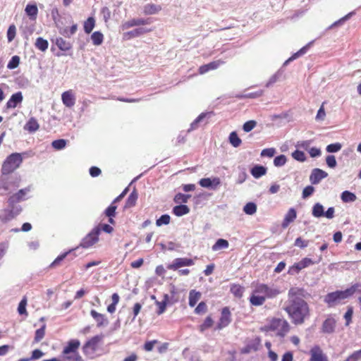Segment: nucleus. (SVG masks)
Returning <instances> with one entry per match:
<instances>
[{"label": "nucleus", "mask_w": 361, "mask_h": 361, "mask_svg": "<svg viewBox=\"0 0 361 361\" xmlns=\"http://www.w3.org/2000/svg\"><path fill=\"white\" fill-rule=\"evenodd\" d=\"M305 290L298 287H292L288 290V300L284 308L291 322L301 325L310 316L307 302L304 300Z\"/></svg>", "instance_id": "1"}, {"label": "nucleus", "mask_w": 361, "mask_h": 361, "mask_svg": "<svg viewBox=\"0 0 361 361\" xmlns=\"http://www.w3.org/2000/svg\"><path fill=\"white\" fill-rule=\"evenodd\" d=\"M280 293V290L274 286L257 283L253 286L250 302L254 306H260L264 303L267 299L274 298Z\"/></svg>", "instance_id": "2"}, {"label": "nucleus", "mask_w": 361, "mask_h": 361, "mask_svg": "<svg viewBox=\"0 0 361 361\" xmlns=\"http://www.w3.org/2000/svg\"><path fill=\"white\" fill-rule=\"evenodd\" d=\"M360 284L355 283L345 290L336 291L329 293L326 295L324 301L328 303L329 306L335 305L336 304L339 303L341 300L349 298L355 292L360 291Z\"/></svg>", "instance_id": "3"}, {"label": "nucleus", "mask_w": 361, "mask_h": 361, "mask_svg": "<svg viewBox=\"0 0 361 361\" xmlns=\"http://www.w3.org/2000/svg\"><path fill=\"white\" fill-rule=\"evenodd\" d=\"M80 342L77 339H73L67 343L61 353L62 361H82L78 349Z\"/></svg>", "instance_id": "4"}, {"label": "nucleus", "mask_w": 361, "mask_h": 361, "mask_svg": "<svg viewBox=\"0 0 361 361\" xmlns=\"http://www.w3.org/2000/svg\"><path fill=\"white\" fill-rule=\"evenodd\" d=\"M23 161V158L19 153H13L8 156L2 164L1 173L7 175L17 169Z\"/></svg>", "instance_id": "5"}, {"label": "nucleus", "mask_w": 361, "mask_h": 361, "mask_svg": "<svg viewBox=\"0 0 361 361\" xmlns=\"http://www.w3.org/2000/svg\"><path fill=\"white\" fill-rule=\"evenodd\" d=\"M271 329L277 331V334L281 336H284L290 329L288 322L282 319H274L271 321L270 324Z\"/></svg>", "instance_id": "6"}, {"label": "nucleus", "mask_w": 361, "mask_h": 361, "mask_svg": "<svg viewBox=\"0 0 361 361\" xmlns=\"http://www.w3.org/2000/svg\"><path fill=\"white\" fill-rule=\"evenodd\" d=\"M314 264V262L308 257H305L301 259L299 262L295 263L293 265L289 267L288 274L290 275H295L298 274L302 269L308 267L310 265Z\"/></svg>", "instance_id": "7"}, {"label": "nucleus", "mask_w": 361, "mask_h": 361, "mask_svg": "<svg viewBox=\"0 0 361 361\" xmlns=\"http://www.w3.org/2000/svg\"><path fill=\"white\" fill-rule=\"evenodd\" d=\"M99 228H95L82 240L80 245L84 248H88L97 243L99 240Z\"/></svg>", "instance_id": "8"}, {"label": "nucleus", "mask_w": 361, "mask_h": 361, "mask_svg": "<svg viewBox=\"0 0 361 361\" xmlns=\"http://www.w3.org/2000/svg\"><path fill=\"white\" fill-rule=\"evenodd\" d=\"M195 262L189 258H176L173 262L167 266L171 270H177L182 267H190L194 265Z\"/></svg>", "instance_id": "9"}, {"label": "nucleus", "mask_w": 361, "mask_h": 361, "mask_svg": "<svg viewBox=\"0 0 361 361\" xmlns=\"http://www.w3.org/2000/svg\"><path fill=\"white\" fill-rule=\"evenodd\" d=\"M310 361H329L326 355L318 345H315L310 349Z\"/></svg>", "instance_id": "10"}, {"label": "nucleus", "mask_w": 361, "mask_h": 361, "mask_svg": "<svg viewBox=\"0 0 361 361\" xmlns=\"http://www.w3.org/2000/svg\"><path fill=\"white\" fill-rule=\"evenodd\" d=\"M101 341V337L97 336L92 338L83 346V351L85 354H93L98 348V344Z\"/></svg>", "instance_id": "11"}, {"label": "nucleus", "mask_w": 361, "mask_h": 361, "mask_svg": "<svg viewBox=\"0 0 361 361\" xmlns=\"http://www.w3.org/2000/svg\"><path fill=\"white\" fill-rule=\"evenodd\" d=\"M199 184L203 188L215 190L221 184V180L218 177L204 178L200 180Z\"/></svg>", "instance_id": "12"}, {"label": "nucleus", "mask_w": 361, "mask_h": 361, "mask_svg": "<svg viewBox=\"0 0 361 361\" xmlns=\"http://www.w3.org/2000/svg\"><path fill=\"white\" fill-rule=\"evenodd\" d=\"M63 104L68 108L73 107L75 104V95L72 90L65 91L61 94Z\"/></svg>", "instance_id": "13"}, {"label": "nucleus", "mask_w": 361, "mask_h": 361, "mask_svg": "<svg viewBox=\"0 0 361 361\" xmlns=\"http://www.w3.org/2000/svg\"><path fill=\"white\" fill-rule=\"evenodd\" d=\"M327 176L328 173L326 171L320 169H314L310 174V180L312 184L316 185Z\"/></svg>", "instance_id": "14"}, {"label": "nucleus", "mask_w": 361, "mask_h": 361, "mask_svg": "<svg viewBox=\"0 0 361 361\" xmlns=\"http://www.w3.org/2000/svg\"><path fill=\"white\" fill-rule=\"evenodd\" d=\"M18 208H13L12 209H5L0 214V221L6 223L13 219L20 213Z\"/></svg>", "instance_id": "15"}, {"label": "nucleus", "mask_w": 361, "mask_h": 361, "mask_svg": "<svg viewBox=\"0 0 361 361\" xmlns=\"http://www.w3.org/2000/svg\"><path fill=\"white\" fill-rule=\"evenodd\" d=\"M231 322V312L228 307H226L223 308L221 311V316L218 324V328L219 329L227 326Z\"/></svg>", "instance_id": "16"}, {"label": "nucleus", "mask_w": 361, "mask_h": 361, "mask_svg": "<svg viewBox=\"0 0 361 361\" xmlns=\"http://www.w3.org/2000/svg\"><path fill=\"white\" fill-rule=\"evenodd\" d=\"M162 10L160 4L149 3L145 4L142 8V13L146 16L158 14Z\"/></svg>", "instance_id": "17"}, {"label": "nucleus", "mask_w": 361, "mask_h": 361, "mask_svg": "<svg viewBox=\"0 0 361 361\" xmlns=\"http://www.w3.org/2000/svg\"><path fill=\"white\" fill-rule=\"evenodd\" d=\"M297 217V212L294 208H290L286 214L283 221L281 224L283 228H286L288 225L293 222Z\"/></svg>", "instance_id": "18"}, {"label": "nucleus", "mask_w": 361, "mask_h": 361, "mask_svg": "<svg viewBox=\"0 0 361 361\" xmlns=\"http://www.w3.org/2000/svg\"><path fill=\"white\" fill-rule=\"evenodd\" d=\"M147 23V21L143 18H133L123 23L121 28L123 30H126L134 26L146 25Z\"/></svg>", "instance_id": "19"}, {"label": "nucleus", "mask_w": 361, "mask_h": 361, "mask_svg": "<svg viewBox=\"0 0 361 361\" xmlns=\"http://www.w3.org/2000/svg\"><path fill=\"white\" fill-rule=\"evenodd\" d=\"M23 94L21 92H18L11 97L6 103V106L8 109H14L18 104H20L23 101Z\"/></svg>", "instance_id": "20"}, {"label": "nucleus", "mask_w": 361, "mask_h": 361, "mask_svg": "<svg viewBox=\"0 0 361 361\" xmlns=\"http://www.w3.org/2000/svg\"><path fill=\"white\" fill-rule=\"evenodd\" d=\"M149 32H150L149 29H146L144 27H139V28H136L133 30H131L130 32L124 33L123 37L125 39H128L130 38L137 37H139L145 33Z\"/></svg>", "instance_id": "21"}, {"label": "nucleus", "mask_w": 361, "mask_h": 361, "mask_svg": "<svg viewBox=\"0 0 361 361\" xmlns=\"http://www.w3.org/2000/svg\"><path fill=\"white\" fill-rule=\"evenodd\" d=\"M90 314L97 322V326H104L108 324V320L105 315L100 314L94 310H91Z\"/></svg>", "instance_id": "22"}, {"label": "nucleus", "mask_w": 361, "mask_h": 361, "mask_svg": "<svg viewBox=\"0 0 361 361\" xmlns=\"http://www.w3.org/2000/svg\"><path fill=\"white\" fill-rule=\"evenodd\" d=\"M25 12L31 20H36L38 14V8L36 4H27L25 6Z\"/></svg>", "instance_id": "23"}, {"label": "nucleus", "mask_w": 361, "mask_h": 361, "mask_svg": "<svg viewBox=\"0 0 361 361\" xmlns=\"http://www.w3.org/2000/svg\"><path fill=\"white\" fill-rule=\"evenodd\" d=\"M336 326V321L333 318L326 319L322 325V331L324 333L331 334L334 332Z\"/></svg>", "instance_id": "24"}, {"label": "nucleus", "mask_w": 361, "mask_h": 361, "mask_svg": "<svg viewBox=\"0 0 361 361\" xmlns=\"http://www.w3.org/2000/svg\"><path fill=\"white\" fill-rule=\"evenodd\" d=\"M313 41L309 42L307 44L302 47L298 51L295 53L291 57H290L288 60H286L284 63V65H287L290 61L297 59L298 57L305 54L310 46L313 44Z\"/></svg>", "instance_id": "25"}, {"label": "nucleus", "mask_w": 361, "mask_h": 361, "mask_svg": "<svg viewBox=\"0 0 361 361\" xmlns=\"http://www.w3.org/2000/svg\"><path fill=\"white\" fill-rule=\"evenodd\" d=\"M55 44L62 51H68L72 48L71 43L62 37H57L55 40Z\"/></svg>", "instance_id": "26"}, {"label": "nucleus", "mask_w": 361, "mask_h": 361, "mask_svg": "<svg viewBox=\"0 0 361 361\" xmlns=\"http://www.w3.org/2000/svg\"><path fill=\"white\" fill-rule=\"evenodd\" d=\"M39 128V125L35 118H31L24 126V129L30 133L37 131Z\"/></svg>", "instance_id": "27"}, {"label": "nucleus", "mask_w": 361, "mask_h": 361, "mask_svg": "<svg viewBox=\"0 0 361 361\" xmlns=\"http://www.w3.org/2000/svg\"><path fill=\"white\" fill-rule=\"evenodd\" d=\"M251 174L255 178H259L267 173V168L263 166L256 165L251 169Z\"/></svg>", "instance_id": "28"}, {"label": "nucleus", "mask_w": 361, "mask_h": 361, "mask_svg": "<svg viewBox=\"0 0 361 361\" xmlns=\"http://www.w3.org/2000/svg\"><path fill=\"white\" fill-rule=\"evenodd\" d=\"M228 246H229V243H228V240L223 239V238H219L213 245L212 249L213 251L216 252V251H219L220 250L227 249L228 247Z\"/></svg>", "instance_id": "29"}, {"label": "nucleus", "mask_w": 361, "mask_h": 361, "mask_svg": "<svg viewBox=\"0 0 361 361\" xmlns=\"http://www.w3.org/2000/svg\"><path fill=\"white\" fill-rule=\"evenodd\" d=\"M190 209L187 205L180 204L173 207V212L177 216H181L183 215L188 214Z\"/></svg>", "instance_id": "30"}, {"label": "nucleus", "mask_w": 361, "mask_h": 361, "mask_svg": "<svg viewBox=\"0 0 361 361\" xmlns=\"http://www.w3.org/2000/svg\"><path fill=\"white\" fill-rule=\"evenodd\" d=\"M201 298V293L195 290H192L189 293V305L194 307Z\"/></svg>", "instance_id": "31"}, {"label": "nucleus", "mask_w": 361, "mask_h": 361, "mask_svg": "<svg viewBox=\"0 0 361 361\" xmlns=\"http://www.w3.org/2000/svg\"><path fill=\"white\" fill-rule=\"evenodd\" d=\"M91 39L95 46H99L104 41V35L101 32L96 31L91 35Z\"/></svg>", "instance_id": "32"}, {"label": "nucleus", "mask_w": 361, "mask_h": 361, "mask_svg": "<svg viewBox=\"0 0 361 361\" xmlns=\"http://www.w3.org/2000/svg\"><path fill=\"white\" fill-rule=\"evenodd\" d=\"M138 195L135 190H134L130 195L128 196L126 202L125 207L130 208L135 205L136 201L137 200Z\"/></svg>", "instance_id": "33"}, {"label": "nucleus", "mask_w": 361, "mask_h": 361, "mask_svg": "<svg viewBox=\"0 0 361 361\" xmlns=\"http://www.w3.org/2000/svg\"><path fill=\"white\" fill-rule=\"evenodd\" d=\"M95 25V20L93 17H89L84 23V31L87 34H90L94 29Z\"/></svg>", "instance_id": "34"}, {"label": "nucleus", "mask_w": 361, "mask_h": 361, "mask_svg": "<svg viewBox=\"0 0 361 361\" xmlns=\"http://www.w3.org/2000/svg\"><path fill=\"white\" fill-rule=\"evenodd\" d=\"M341 200L343 202H353L356 200V195L348 190H345L341 194Z\"/></svg>", "instance_id": "35"}, {"label": "nucleus", "mask_w": 361, "mask_h": 361, "mask_svg": "<svg viewBox=\"0 0 361 361\" xmlns=\"http://www.w3.org/2000/svg\"><path fill=\"white\" fill-rule=\"evenodd\" d=\"M49 43L47 40L42 37H38L35 42V47L42 51H45L48 49Z\"/></svg>", "instance_id": "36"}, {"label": "nucleus", "mask_w": 361, "mask_h": 361, "mask_svg": "<svg viewBox=\"0 0 361 361\" xmlns=\"http://www.w3.org/2000/svg\"><path fill=\"white\" fill-rule=\"evenodd\" d=\"M324 214L323 206L320 203H316L312 208V215L314 217L319 218L323 216Z\"/></svg>", "instance_id": "37"}, {"label": "nucleus", "mask_w": 361, "mask_h": 361, "mask_svg": "<svg viewBox=\"0 0 361 361\" xmlns=\"http://www.w3.org/2000/svg\"><path fill=\"white\" fill-rule=\"evenodd\" d=\"M228 139L230 143L234 147H239L242 142L241 140L238 137L237 133L234 131L230 133Z\"/></svg>", "instance_id": "38"}, {"label": "nucleus", "mask_w": 361, "mask_h": 361, "mask_svg": "<svg viewBox=\"0 0 361 361\" xmlns=\"http://www.w3.org/2000/svg\"><path fill=\"white\" fill-rule=\"evenodd\" d=\"M231 293L237 298H241L244 293V288L238 284H233L231 287Z\"/></svg>", "instance_id": "39"}, {"label": "nucleus", "mask_w": 361, "mask_h": 361, "mask_svg": "<svg viewBox=\"0 0 361 361\" xmlns=\"http://www.w3.org/2000/svg\"><path fill=\"white\" fill-rule=\"evenodd\" d=\"M243 212L246 214L253 215L257 212V205L253 202H248L244 206Z\"/></svg>", "instance_id": "40"}, {"label": "nucleus", "mask_w": 361, "mask_h": 361, "mask_svg": "<svg viewBox=\"0 0 361 361\" xmlns=\"http://www.w3.org/2000/svg\"><path fill=\"white\" fill-rule=\"evenodd\" d=\"M342 145L339 142L330 144L326 146V150L329 153H335L341 150Z\"/></svg>", "instance_id": "41"}, {"label": "nucleus", "mask_w": 361, "mask_h": 361, "mask_svg": "<svg viewBox=\"0 0 361 361\" xmlns=\"http://www.w3.org/2000/svg\"><path fill=\"white\" fill-rule=\"evenodd\" d=\"M29 191L28 189H23L20 190L18 193L14 195L13 196L11 197L9 199V202H13L14 200L20 201L23 198V195H26L27 192Z\"/></svg>", "instance_id": "42"}, {"label": "nucleus", "mask_w": 361, "mask_h": 361, "mask_svg": "<svg viewBox=\"0 0 361 361\" xmlns=\"http://www.w3.org/2000/svg\"><path fill=\"white\" fill-rule=\"evenodd\" d=\"M207 115V113H202L200 114L199 116L191 123L190 128L188 130L190 131L196 129L198 127V124L206 117Z\"/></svg>", "instance_id": "43"}, {"label": "nucleus", "mask_w": 361, "mask_h": 361, "mask_svg": "<svg viewBox=\"0 0 361 361\" xmlns=\"http://www.w3.org/2000/svg\"><path fill=\"white\" fill-rule=\"evenodd\" d=\"M286 157L283 154L279 155L274 159V164L275 166L280 167L286 163Z\"/></svg>", "instance_id": "44"}, {"label": "nucleus", "mask_w": 361, "mask_h": 361, "mask_svg": "<svg viewBox=\"0 0 361 361\" xmlns=\"http://www.w3.org/2000/svg\"><path fill=\"white\" fill-rule=\"evenodd\" d=\"M171 217L168 214L162 215L159 219H158L156 221V224L157 226H161L162 225H167L170 222Z\"/></svg>", "instance_id": "45"}, {"label": "nucleus", "mask_w": 361, "mask_h": 361, "mask_svg": "<svg viewBox=\"0 0 361 361\" xmlns=\"http://www.w3.org/2000/svg\"><path fill=\"white\" fill-rule=\"evenodd\" d=\"M190 197L189 195L178 193L175 196L174 201L176 203H186Z\"/></svg>", "instance_id": "46"}, {"label": "nucleus", "mask_w": 361, "mask_h": 361, "mask_svg": "<svg viewBox=\"0 0 361 361\" xmlns=\"http://www.w3.org/2000/svg\"><path fill=\"white\" fill-rule=\"evenodd\" d=\"M52 147L58 150L63 149L66 145V141L63 139L56 140L52 142Z\"/></svg>", "instance_id": "47"}, {"label": "nucleus", "mask_w": 361, "mask_h": 361, "mask_svg": "<svg viewBox=\"0 0 361 361\" xmlns=\"http://www.w3.org/2000/svg\"><path fill=\"white\" fill-rule=\"evenodd\" d=\"M361 360V349L353 352L344 361H360Z\"/></svg>", "instance_id": "48"}, {"label": "nucleus", "mask_w": 361, "mask_h": 361, "mask_svg": "<svg viewBox=\"0 0 361 361\" xmlns=\"http://www.w3.org/2000/svg\"><path fill=\"white\" fill-rule=\"evenodd\" d=\"M16 26L14 25H10L8 29V31H7V38H8V41L9 42H12L14 39V38L16 37Z\"/></svg>", "instance_id": "49"}, {"label": "nucleus", "mask_w": 361, "mask_h": 361, "mask_svg": "<svg viewBox=\"0 0 361 361\" xmlns=\"http://www.w3.org/2000/svg\"><path fill=\"white\" fill-rule=\"evenodd\" d=\"M292 157L294 159L299 161H304L306 159V156L305 153L300 150H295L292 153Z\"/></svg>", "instance_id": "50"}, {"label": "nucleus", "mask_w": 361, "mask_h": 361, "mask_svg": "<svg viewBox=\"0 0 361 361\" xmlns=\"http://www.w3.org/2000/svg\"><path fill=\"white\" fill-rule=\"evenodd\" d=\"M20 63V58L18 56H13L7 65L9 69H14L17 68Z\"/></svg>", "instance_id": "51"}, {"label": "nucleus", "mask_w": 361, "mask_h": 361, "mask_svg": "<svg viewBox=\"0 0 361 361\" xmlns=\"http://www.w3.org/2000/svg\"><path fill=\"white\" fill-rule=\"evenodd\" d=\"M45 325H43L40 329H37L35 332V341H40L44 336L45 334Z\"/></svg>", "instance_id": "52"}, {"label": "nucleus", "mask_w": 361, "mask_h": 361, "mask_svg": "<svg viewBox=\"0 0 361 361\" xmlns=\"http://www.w3.org/2000/svg\"><path fill=\"white\" fill-rule=\"evenodd\" d=\"M257 125L255 121H248L243 124V129L245 132L248 133L251 131Z\"/></svg>", "instance_id": "53"}, {"label": "nucleus", "mask_w": 361, "mask_h": 361, "mask_svg": "<svg viewBox=\"0 0 361 361\" xmlns=\"http://www.w3.org/2000/svg\"><path fill=\"white\" fill-rule=\"evenodd\" d=\"M26 305L27 299L24 298L18 305V312L20 314H27Z\"/></svg>", "instance_id": "54"}, {"label": "nucleus", "mask_w": 361, "mask_h": 361, "mask_svg": "<svg viewBox=\"0 0 361 361\" xmlns=\"http://www.w3.org/2000/svg\"><path fill=\"white\" fill-rule=\"evenodd\" d=\"M353 314V308L350 306L348 307L347 312L344 314V318L346 320L345 326H348L351 322L352 317Z\"/></svg>", "instance_id": "55"}, {"label": "nucleus", "mask_w": 361, "mask_h": 361, "mask_svg": "<svg viewBox=\"0 0 361 361\" xmlns=\"http://www.w3.org/2000/svg\"><path fill=\"white\" fill-rule=\"evenodd\" d=\"M117 207L114 202L105 210V214L108 217H114L116 214V210Z\"/></svg>", "instance_id": "56"}, {"label": "nucleus", "mask_w": 361, "mask_h": 361, "mask_svg": "<svg viewBox=\"0 0 361 361\" xmlns=\"http://www.w3.org/2000/svg\"><path fill=\"white\" fill-rule=\"evenodd\" d=\"M213 324V320L210 317H207L203 324L200 326V330L204 331L207 329L211 327Z\"/></svg>", "instance_id": "57"}, {"label": "nucleus", "mask_w": 361, "mask_h": 361, "mask_svg": "<svg viewBox=\"0 0 361 361\" xmlns=\"http://www.w3.org/2000/svg\"><path fill=\"white\" fill-rule=\"evenodd\" d=\"M326 117V112L324 107V104H322L319 109L317 111V116L315 119L317 121H324Z\"/></svg>", "instance_id": "58"}, {"label": "nucleus", "mask_w": 361, "mask_h": 361, "mask_svg": "<svg viewBox=\"0 0 361 361\" xmlns=\"http://www.w3.org/2000/svg\"><path fill=\"white\" fill-rule=\"evenodd\" d=\"M355 14V12L354 11H352V12H350L349 13H348L347 15H345L344 17L341 18V19H339L338 20L336 21L335 23H334L330 28L334 27V26H336L338 25H340L343 23H344L345 20H348L351 16H353V15Z\"/></svg>", "instance_id": "59"}, {"label": "nucleus", "mask_w": 361, "mask_h": 361, "mask_svg": "<svg viewBox=\"0 0 361 361\" xmlns=\"http://www.w3.org/2000/svg\"><path fill=\"white\" fill-rule=\"evenodd\" d=\"M326 163L327 166L330 168H335L337 165V162L336 158L334 155H329L326 158Z\"/></svg>", "instance_id": "60"}, {"label": "nucleus", "mask_w": 361, "mask_h": 361, "mask_svg": "<svg viewBox=\"0 0 361 361\" xmlns=\"http://www.w3.org/2000/svg\"><path fill=\"white\" fill-rule=\"evenodd\" d=\"M295 246L300 247V248H305L308 246L309 241L303 240L300 237L296 238L294 243Z\"/></svg>", "instance_id": "61"}, {"label": "nucleus", "mask_w": 361, "mask_h": 361, "mask_svg": "<svg viewBox=\"0 0 361 361\" xmlns=\"http://www.w3.org/2000/svg\"><path fill=\"white\" fill-rule=\"evenodd\" d=\"M101 14L105 23H107L111 18V11L107 7L101 9Z\"/></svg>", "instance_id": "62"}, {"label": "nucleus", "mask_w": 361, "mask_h": 361, "mask_svg": "<svg viewBox=\"0 0 361 361\" xmlns=\"http://www.w3.org/2000/svg\"><path fill=\"white\" fill-rule=\"evenodd\" d=\"M276 154V149L274 148H267L264 149L261 152L262 157H272Z\"/></svg>", "instance_id": "63"}, {"label": "nucleus", "mask_w": 361, "mask_h": 361, "mask_svg": "<svg viewBox=\"0 0 361 361\" xmlns=\"http://www.w3.org/2000/svg\"><path fill=\"white\" fill-rule=\"evenodd\" d=\"M224 61L222 60H217L207 63L209 71L215 70L218 68L221 65L224 64Z\"/></svg>", "instance_id": "64"}]
</instances>
